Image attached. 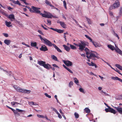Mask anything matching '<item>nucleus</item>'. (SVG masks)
<instances>
[{"instance_id": "1", "label": "nucleus", "mask_w": 122, "mask_h": 122, "mask_svg": "<svg viewBox=\"0 0 122 122\" xmlns=\"http://www.w3.org/2000/svg\"><path fill=\"white\" fill-rule=\"evenodd\" d=\"M93 52H92L91 53L89 56H86L88 59H91L94 60H96L97 58L98 59L99 57H98V56L97 55V53H96V54L93 53Z\"/></svg>"}, {"instance_id": "2", "label": "nucleus", "mask_w": 122, "mask_h": 122, "mask_svg": "<svg viewBox=\"0 0 122 122\" xmlns=\"http://www.w3.org/2000/svg\"><path fill=\"white\" fill-rule=\"evenodd\" d=\"M32 10H30L31 12L35 13L37 14H40L41 11L39 10L41 8H37L33 6H31Z\"/></svg>"}, {"instance_id": "3", "label": "nucleus", "mask_w": 122, "mask_h": 122, "mask_svg": "<svg viewBox=\"0 0 122 122\" xmlns=\"http://www.w3.org/2000/svg\"><path fill=\"white\" fill-rule=\"evenodd\" d=\"M120 5V3L119 1L117 0L115 1V3H114L113 5H111L110 7V9L111 10L112 9H114L118 7Z\"/></svg>"}, {"instance_id": "4", "label": "nucleus", "mask_w": 122, "mask_h": 122, "mask_svg": "<svg viewBox=\"0 0 122 122\" xmlns=\"http://www.w3.org/2000/svg\"><path fill=\"white\" fill-rule=\"evenodd\" d=\"M108 107V108H106L105 109V111L106 112H109L114 114H115L116 113L115 110L113 108L109 106Z\"/></svg>"}, {"instance_id": "5", "label": "nucleus", "mask_w": 122, "mask_h": 122, "mask_svg": "<svg viewBox=\"0 0 122 122\" xmlns=\"http://www.w3.org/2000/svg\"><path fill=\"white\" fill-rule=\"evenodd\" d=\"M42 42L45 44L50 46H53V45L55 44H52L50 41L46 38H45L44 40Z\"/></svg>"}, {"instance_id": "6", "label": "nucleus", "mask_w": 122, "mask_h": 122, "mask_svg": "<svg viewBox=\"0 0 122 122\" xmlns=\"http://www.w3.org/2000/svg\"><path fill=\"white\" fill-rule=\"evenodd\" d=\"M17 91L20 92L28 94L30 93L31 92V91L30 90H28L25 89H22L19 87L17 89Z\"/></svg>"}, {"instance_id": "7", "label": "nucleus", "mask_w": 122, "mask_h": 122, "mask_svg": "<svg viewBox=\"0 0 122 122\" xmlns=\"http://www.w3.org/2000/svg\"><path fill=\"white\" fill-rule=\"evenodd\" d=\"M81 44L80 43H79V49L81 51H82L85 47L86 44L82 42H81Z\"/></svg>"}, {"instance_id": "8", "label": "nucleus", "mask_w": 122, "mask_h": 122, "mask_svg": "<svg viewBox=\"0 0 122 122\" xmlns=\"http://www.w3.org/2000/svg\"><path fill=\"white\" fill-rule=\"evenodd\" d=\"M62 61L67 66H71L72 65V62L69 60H63Z\"/></svg>"}, {"instance_id": "9", "label": "nucleus", "mask_w": 122, "mask_h": 122, "mask_svg": "<svg viewBox=\"0 0 122 122\" xmlns=\"http://www.w3.org/2000/svg\"><path fill=\"white\" fill-rule=\"evenodd\" d=\"M48 28L50 29H51L54 31H56L60 33H62L64 31L63 30H62L61 29H58L57 28H54L51 27L50 28Z\"/></svg>"}, {"instance_id": "10", "label": "nucleus", "mask_w": 122, "mask_h": 122, "mask_svg": "<svg viewBox=\"0 0 122 122\" xmlns=\"http://www.w3.org/2000/svg\"><path fill=\"white\" fill-rule=\"evenodd\" d=\"M116 48L114 47V46H112L111 45H108L107 46L108 48L110 49L112 51H113L114 50L117 52V51L116 50V49L117 48H119L116 45H115Z\"/></svg>"}, {"instance_id": "11", "label": "nucleus", "mask_w": 122, "mask_h": 122, "mask_svg": "<svg viewBox=\"0 0 122 122\" xmlns=\"http://www.w3.org/2000/svg\"><path fill=\"white\" fill-rule=\"evenodd\" d=\"M92 42L96 47L101 46V45L99 42H95L93 41H92Z\"/></svg>"}, {"instance_id": "12", "label": "nucleus", "mask_w": 122, "mask_h": 122, "mask_svg": "<svg viewBox=\"0 0 122 122\" xmlns=\"http://www.w3.org/2000/svg\"><path fill=\"white\" fill-rule=\"evenodd\" d=\"M40 50L41 51H47L48 49L46 46L44 45L41 46V47L40 48Z\"/></svg>"}, {"instance_id": "13", "label": "nucleus", "mask_w": 122, "mask_h": 122, "mask_svg": "<svg viewBox=\"0 0 122 122\" xmlns=\"http://www.w3.org/2000/svg\"><path fill=\"white\" fill-rule=\"evenodd\" d=\"M84 50L86 52V54L87 55V56H88L89 54L90 55L91 53L93 52V51L90 50L87 48H85Z\"/></svg>"}, {"instance_id": "14", "label": "nucleus", "mask_w": 122, "mask_h": 122, "mask_svg": "<svg viewBox=\"0 0 122 122\" xmlns=\"http://www.w3.org/2000/svg\"><path fill=\"white\" fill-rule=\"evenodd\" d=\"M8 17L10 19V21H12L13 20H14L15 19L14 15L13 14L9 15Z\"/></svg>"}, {"instance_id": "15", "label": "nucleus", "mask_w": 122, "mask_h": 122, "mask_svg": "<svg viewBox=\"0 0 122 122\" xmlns=\"http://www.w3.org/2000/svg\"><path fill=\"white\" fill-rule=\"evenodd\" d=\"M115 108L119 113L121 114H122V108H120L119 106H118V107H115Z\"/></svg>"}, {"instance_id": "16", "label": "nucleus", "mask_w": 122, "mask_h": 122, "mask_svg": "<svg viewBox=\"0 0 122 122\" xmlns=\"http://www.w3.org/2000/svg\"><path fill=\"white\" fill-rule=\"evenodd\" d=\"M45 68L49 70L50 69V67H51V66L50 65L48 64H45L44 66H43Z\"/></svg>"}, {"instance_id": "17", "label": "nucleus", "mask_w": 122, "mask_h": 122, "mask_svg": "<svg viewBox=\"0 0 122 122\" xmlns=\"http://www.w3.org/2000/svg\"><path fill=\"white\" fill-rule=\"evenodd\" d=\"M37 63L40 66H43L46 63V62L43 61H38Z\"/></svg>"}, {"instance_id": "18", "label": "nucleus", "mask_w": 122, "mask_h": 122, "mask_svg": "<svg viewBox=\"0 0 122 122\" xmlns=\"http://www.w3.org/2000/svg\"><path fill=\"white\" fill-rule=\"evenodd\" d=\"M11 42V41L9 40L5 39L4 41V43L7 45H9Z\"/></svg>"}, {"instance_id": "19", "label": "nucleus", "mask_w": 122, "mask_h": 122, "mask_svg": "<svg viewBox=\"0 0 122 122\" xmlns=\"http://www.w3.org/2000/svg\"><path fill=\"white\" fill-rule=\"evenodd\" d=\"M59 22L61 26L62 27L64 28H66V25L64 22L61 21H59Z\"/></svg>"}, {"instance_id": "20", "label": "nucleus", "mask_w": 122, "mask_h": 122, "mask_svg": "<svg viewBox=\"0 0 122 122\" xmlns=\"http://www.w3.org/2000/svg\"><path fill=\"white\" fill-rule=\"evenodd\" d=\"M10 1L15 4L18 5H21L19 1L18 0H17L16 1H15L14 0H10Z\"/></svg>"}, {"instance_id": "21", "label": "nucleus", "mask_w": 122, "mask_h": 122, "mask_svg": "<svg viewBox=\"0 0 122 122\" xmlns=\"http://www.w3.org/2000/svg\"><path fill=\"white\" fill-rule=\"evenodd\" d=\"M53 46L56 50L57 51L60 52H62V51L55 44L53 45Z\"/></svg>"}, {"instance_id": "22", "label": "nucleus", "mask_w": 122, "mask_h": 122, "mask_svg": "<svg viewBox=\"0 0 122 122\" xmlns=\"http://www.w3.org/2000/svg\"><path fill=\"white\" fill-rule=\"evenodd\" d=\"M45 2L46 4L47 5H49L51 7H52L54 8L55 7L53 5H51V3L50 2H49L48 0H46Z\"/></svg>"}, {"instance_id": "23", "label": "nucleus", "mask_w": 122, "mask_h": 122, "mask_svg": "<svg viewBox=\"0 0 122 122\" xmlns=\"http://www.w3.org/2000/svg\"><path fill=\"white\" fill-rule=\"evenodd\" d=\"M5 25L6 26L8 27H10L11 26V25L10 24H11V22H8L7 20L5 21Z\"/></svg>"}, {"instance_id": "24", "label": "nucleus", "mask_w": 122, "mask_h": 122, "mask_svg": "<svg viewBox=\"0 0 122 122\" xmlns=\"http://www.w3.org/2000/svg\"><path fill=\"white\" fill-rule=\"evenodd\" d=\"M63 46L64 47L65 49L67 51L69 52L70 50V48L69 47L65 45H63Z\"/></svg>"}, {"instance_id": "25", "label": "nucleus", "mask_w": 122, "mask_h": 122, "mask_svg": "<svg viewBox=\"0 0 122 122\" xmlns=\"http://www.w3.org/2000/svg\"><path fill=\"white\" fill-rule=\"evenodd\" d=\"M30 46L33 47H35L37 46V43L36 42H31L30 43Z\"/></svg>"}, {"instance_id": "26", "label": "nucleus", "mask_w": 122, "mask_h": 122, "mask_svg": "<svg viewBox=\"0 0 122 122\" xmlns=\"http://www.w3.org/2000/svg\"><path fill=\"white\" fill-rule=\"evenodd\" d=\"M51 15L52 14H51L50 13H48L47 12H46V18H51Z\"/></svg>"}, {"instance_id": "27", "label": "nucleus", "mask_w": 122, "mask_h": 122, "mask_svg": "<svg viewBox=\"0 0 122 122\" xmlns=\"http://www.w3.org/2000/svg\"><path fill=\"white\" fill-rule=\"evenodd\" d=\"M116 50L117 51V52L122 56V51L119 48H118L116 49Z\"/></svg>"}, {"instance_id": "28", "label": "nucleus", "mask_w": 122, "mask_h": 122, "mask_svg": "<svg viewBox=\"0 0 122 122\" xmlns=\"http://www.w3.org/2000/svg\"><path fill=\"white\" fill-rule=\"evenodd\" d=\"M44 12L46 14H42L41 12L40 14V15H41L42 17L46 18V12L45 11H44Z\"/></svg>"}, {"instance_id": "29", "label": "nucleus", "mask_w": 122, "mask_h": 122, "mask_svg": "<svg viewBox=\"0 0 122 122\" xmlns=\"http://www.w3.org/2000/svg\"><path fill=\"white\" fill-rule=\"evenodd\" d=\"M51 57L54 60L56 61H58V60L57 57L54 55H52L51 56Z\"/></svg>"}, {"instance_id": "30", "label": "nucleus", "mask_w": 122, "mask_h": 122, "mask_svg": "<svg viewBox=\"0 0 122 122\" xmlns=\"http://www.w3.org/2000/svg\"><path fill=\"white\" fill-rule=\"evenodd\" d=\"M111 79L114 80H118L119 81L120 80V78H119L117 77H112Z\"/></svg>"}, {"instance_id": "31", "label": "nucleus", "mask_w": 122, "mask_h": 122, "mask_svg": "<svg viewBox=\"0 0 122 122\" xmlns=\"http://www.w3.org/2000/svg\"><path fill=\"white\" fill-rule=\"evenodd\" d=\"M115 66L120 70H122V66H120L119 65L116 64Z\"/></svg>"}, {"instance_id": "32", "label": "nucleus", "mask_w": 122, "mask_h": 122, "mask_svg": "<svg viewBox=\"0 0 122 122\" xmlns=\"http://www.w3.org/2000/svg\"><path fill=\"white\" fill-rule=\"evenodd\" d=\"M84 110L87 113L90 112V110L88 108H86L84 109Z\"/></svg>"}, {"instance_id": "33", "label": "nucleus", "mask_w": 122, "mask_h": 122, "mask_svg": "<svg viewBox=\"0 0 122 122\" xmlns=\"http://www.w3.org/2000/svg\"><path fill=\"white\" fill-rule=\"evenodd\" d=\"M70 45L71 49L74 50L76 49V47L75 46L71 44H70Z\"/></svg>"}, {"instance_id": "34", "label": "nucleus", "mask_w": 122, "mask_h": 122, "mask_svg": "<svg viewBox=\"0 0 122 122\" xmlns=\"http://www.w3.org/2000/svg\"><path fill=\"white\" fill-rule=\"evenodd\" d=\"M85 36L86 38H87L90 41V42H92V39L88 35H85Z\"/></svg>"}, {"instance_id": "35", "label": "nucleus", "mask_w": 122, "mask_h": 122, "mask_svg": "<svg viewBox=\"0 0 122 122\" xmlns=\"http://www.w3.org/2000/svg\"><path fill=\"white\" fill-rule=\"evenodd\" d=\"M74 115L76 118L77 119L79 118V115L76 112H75Z\"/></svg>"}, {"instance_id": "36", "label": "nucleus", "mask_w": 122, "mask_h": 122, "mask_svg": "<svg viewBox=\"0 0 122 122\" xmlns=\"http://www.w3.org/2000/svg\"><path fill=\"white\" fill-rule=\"evenodd\" d=\"M74 82L77 85L78 84V83H79V81L76 78H74Z\"/></svg>"}, {"instance_id": "37", "label": "nucleus", "mask_w": 122, "mask_h": 122, "mask_svg": "<svg viewBox=\"0 0 122 122\" xmlns=\"http://www.w3.org/2000/svg\"><path fill=\"white\" fill-rule=\"evenodd\" d=\"M63 3L64 6V7L65 8V9H67V8L66 7V1L65 0H64L63 1Z\"/></svg>"}, {"instance_id": "38", "label": "nucleus", "mask_w": 122, "mask_h": 122, "mask_svg": "<svg viewBox=\"0 0 122 122\" xmlns=\"http://www.w3.org/2000/svg\"><path fill=\"white\" fill-rule=\"evenodd\" d=\"M86 19H87V20L88 23L89 24H91V20L89 18H87V17H86Z\"/></svg>"}, {"instance_id": "39", "label": "nucleus", "mask_w": 122, "mask_h": 122, "mask_svg": "<svg viewBox=\"0 0 122 122\" xmlns=\"http://www.w3.org/2000/svg\"><path fill=\"white\" fill-rule=\"evenodd\" d=\"M73 83L72 81H71L69 84V87L71 88V86L73 85Z\"/></svg>"}, {"instance_id": "40", "label": "nucleus", "mask_w": 122, "mask_h": 122, "mask_svg": "<svg viewBox=\"0 0 122 122\" xmlns=\"http://www.w3.org/2000/svg\"><path fill=\"white\" fill-rule=\"evenodd\" d=\"M38 36L40 37V39L41 41L42 42H43V41L44 40L45 38H43L40 35H38Z\"/></svg>"}, {"instance_id": "41", "label": "nucleus", "mask_w": 122, "mask_h": 122, "mask_svg": "<svg viewBox=\"0 0 122 122\" xmlns=\"http://www.w3.org/2000/svg\"><path fill=\"white\" fill-rule=\"evenodd\" d=\"M51 108L53 111H54L56 113H57L58 112L56 110L54 107H51Z\"/></svg>"}, {"instance_id": "42", "label": "nucleus", "mask_w": 122, "mask_h": 122, "mask_svg": "<svg viewBox=\"0 0 122 122\" xmlns=\"http://www.w3.org/2000/svg\"><path fill=\"white\" fill-rule=\"evenodd\" d=\"M119 14L120 15H122V6L121 7L120 9Z\"/></svg>"}, {"instance_id": "43", "label": "nucleus", "mask_w": 122, "mask_h": 122, "mask_svg": "<svg viewBox=\"0 0 122 122\" xmlns=\"http://www.w3.org/2000/svg\"><path fill=\"white\" fill-rule=\"evenodd\" d=\"M114 35L116 36L117 37L118 39H119V37L118 35L114 31Z\"/></svg>"}, {"instance_id": "44", "label": "nucleus", "mask_w": 122, "mask_h": 122, "mask_svg": "<svg viewBox=\"0 0 122 122\" xmlns=\"http://www.w3.org/2000/svg\"><path fill=\"white\" fill-rule=\"evenodd\" d=\"M17 111L18 112H22L25 111L23 110L19 109H18L16 108V109Z\"/></svg>"}, {"instance_id": "45", "label": "nucleus", "mask_w": 122, "mask_h": 122, "mask_svg": "<svg viewBox=\"0 0 122 122\" xmlns=\"http://www.w3.org/2000/svg\"><path fill=\"white\" fill-rule=\"evenodd\" d=\"M80 91L82 93H84V90L81 88H80L79 89Z\"/></svg>"}, {"instance_id": "46", "label": "nucleus", "mask_w": 122, "mask_h": 122, "mask_svg": "<svg viewBox=\"0 0 122 122\" xmlns=\"http://www.w3.org/2000/svg\"><path fill=\"white\" fill-rule=\"evenodd\" d=\"M44 95L47 97H48L49 98H51V96L50 95H48L47 93H45L44 94Z\"/></svg>"}, {"instance_id": "47", "label": "nucleus", "mask_w": 122, "mask_h": 122, "mask_svg": "<svg viewBox=\"0 0 122 122\" xmlns=\"http://www.w3.org/2000/svg\"><path fill=\"white\" fill-rule=\"evenodd\" d=\"M20 1L23 2L25 3V5H29V4L28 3H27L26 2V0H20Z\"/></svg>"}, {"instance_id": "48", "label": "nucleus", "mask_w": 122, "mask_h": 122, "mask_svg": "<svg viewBox=\"0 0 122 122\" xmlns=\"http://www.w3.org/2000/svg\"><path fill=\"white\" fill-rule=\"evenodd\" d=\"M37 116L38 117L41 118H44V117L42 115H40L37 114Z\"/></svg>"}, {"instance_id": "49", "label": "nucleus", "mask_w": 122, "mask_h": 122, "mask_svg": "<svg viewBox=\"0 0 122 122\" xmlns=\"http://www.w3.org/2000/svg\"><path fill=\"white\" fill-rule=\"evenodd\" d=\"M38 32L41 34L42 35H44V34L43 33L42 31L40 30H38Z\"/></svg>"}, {"instance_id": "50", "label": "nucleus", "mask_w": 122, "mask_h": 122, "mask_svg": "<svg viewBox=\"0 0 122 122\" xmlns=\"http://www.w3.org/2000/svg\"><path fill=\"white\" fill-rule=\"evenodd\" d=\"M58 115V117L60 119H61L62 118V117L61 115L58 112L57 113H56Z\"/></svg>"}, {"instance_id": "51", "label": "nucleus", "mask_w": 122, "mask_h": 122, "mask_svg": "<svg viewBox=\"0 0 122 122\" xmlns=\"http://www.w3.org/2000/svg\"><path fill=\"white\" fill-rule=\"evenodd\" d=\"M66 69L68 70L69 72H70L71 73H73V72L69 68L67 67V68Z\"/></svg>"}, {"instance_id": "52", "label": "nucleus", "mask_w": 122, "mask_h": 122, "mask_svg": "<svg viewBox=\"0 0 122 122\" xmlns=\"http://www.w3.org/2000/svg\"><path fill=\"white\" fill-rule=\"evenodd\" d=\"M3 35L5 37H7L8 36V34L7 33H3Z\"/></svg>"}, {"instance_id": "53", "label": "nucleus", "mask_w": 122, "mask_h": 122, "mask_svg": "<svg viewBox=\"0 0 122 122\" xmlns=\"http://www.w3.org/2000/svg\"><path fill=\"white\" fill-rule=\"evenodd\" d=\"M25 7L29 9V10L30 11V12H31L30 10H32V9H31V8L27 6H25Z\"/></svg>"}, {"instance_id": "54", "label": "nucleus", "mask_w": 122, "mask_h": 122, "mask_svg": "<svg viewBox=\"0 0 122 122\" xmlns=\"http://www.w3.org/2000/svg\"><path fill=\"white\" fill-rule=\"evenodd\" d=\"M47 21L48 24H49V25H50L51 24V20H48Z\"/></svg>"}, {"instance_id": "55", "label": "nucleus", "mask_w": 122, "mask_h": 122, "mask_svg": "<svg viewBox=\"0 0 122 122\" xmlns=\"http://www.w3.org/2000/svg\"><path fill=\"white\" fill-rule=\"evenodd\" d=\"M52 66H54V67H56L57 68H59V67L58 66H57L56 64H53L52 65Z\"/></svg>"}, {"instance_id": "56", "label": "nucleus", "mask_w": 122, "mask_h": 122, "mask_svg": "<svg viewBox=\"0 0 122 122\" xmlns=\"http://www.w3.org/2000/svg\"><path fill=\"white\" fill-rule=\"evenodd\" d=\"M114 70L116 71L118 73H119V74H120V71L119 70H117V69H115V70Z\"/></svg>"}, {"instance_id": "57", "label": "nucleus", "mask_w": 122, "mask_h": 122, "mask_svg": "<svg viewBox=\"0 0 122 122\" xmlns=\"http://www.w3.org/2000/svg\"><path fill=\"white\" fill-rule=\"evenodd\" d=\"M58 18V17H56L55 16H54V15H51V18Z\"/></svg>"}, {"instance_id": "58", "label": "nucleus", "mask_w": 122, "mask_h": 122, "mask_svg": "<svg viewBox=\"0 0 122 122\" xmlns=\"http://www.w3.org/2000/svg\"><path fill=\"white\" fill-rule=\"evenodd\" d=\"M44 118H45L46 119H47V120L50 121V122H51V120H50V119H49L47 117V116H45V117H44Z\"/></svg>"}, {"instance_id": "59", "label": "nucleus", "mask_w": 122, "mask_h": 122, "mask_svg": "<svg viewBox=\"0 0 122 122\" xmlns=\"http://www.w3.org/2000/svg\"><path fill=\"white\" fill-rule=\"evenodd\" d=\"M11 104L12 106H14L15 105V102H11Z\"/></svg>"}, {"instance_id": "60", "label": "nucleus", "mask_w": 122, "mask_h": 122, "mask_svg": "<svg viewBox=\"0 0 122 122\" xmlns=\"http://www.w3.org/2000/svg\"><path fill=\"white\" fill-rule=\"evenodd\" d=\"M29 103L30 105H34V102H30Z\"/></svg>"}, {"instance_id": "61", "label": "nucleus", "mask_w": 122, "mask_h": 122, "mask_svg": "<svg viewBox=\"0 0 122 122\" xmlns=\"http://www.w3.org/2000/svg\"><path fill=\"white\" fill-rule=\"evenodd\" d=\"M14 87L15 88V89L16 90V91H17V89H18L19 87H17L16 86H14Z\"/></svg>"}, {"instance_id": "62", "label": "nucleus", "mask_w": 122, "mask_h": 122, "mask_svg": "<svg viewBox=\"0 0 122 122\" xmlns=\"http://www.w3.org/2000/svg\"><path fill=\"white\" fill-rule=\"evenodd\" d=\"M109 14L111 16H112L113 15V13L111 11H109Z\"/></svg>"}, {"instance_id": "63", "label": "nucleus", "mask_w": 122, "mask_h": 122, "mask_svg": "<svg viewBox=\"0 0 122 122\" xmlns=\"http://www.w3.org/2000/svg\"><path fill=\"white\" fill-rule=\"evenodd\" d=\"M57 96L56 95H55V96L54 97L55 98H56V100L58 102V100L57 99Z\"/></svg>"}, {"instance_id": "64", "label": "nucleus", "mask_w": 122, "mask_h": 122, "mask_svg": "<svg viewBox=\"0 0 122 122\" xmlns=\"http://www.w3.org/2000/svg\"><path fill=\"white\" fill-rule=\"evenodd\" d=\"M59 111L62 114V115H63V113L62 112L61 110V109H60Z\"/></svg>"}]
</instances>
